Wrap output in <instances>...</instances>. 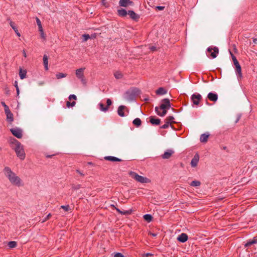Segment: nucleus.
<instances>
[{
  "label": "nucleus",
  "instance_id": "nucleus-1",
  "mask_svg": "<svg viewBox=\"0 0 257 257\" xmlns=\"http://www.w3.org/2000/svg\"><path fill=\"white\" fill-rule=\"evenodd\" d=\"M4 172L5 176L13 185L18 187L23 186L24 184L22 180L12 171L10 168L6 167L4 169Z\"/></svg>",
  "mask_w": 257,
  "mask_h": 257
},
{
  "label": "nucleus",
  "instance_id": "nucleus-2",
  "mask_svg": "<svg viewBox=\"0 0 257 257\" xmlns=\"http://www.w3.org/2000/svg\"><path fill=\"white\" fill-rule=\"evenodd\" d=\"M16 154L21 160H24L25 158V153L23 146L19 142H17L16 148L15 149Z\"/></svg>",
  "mask_w": 257,
  "mask_h": 257
},
{
  "label": "nucleus",
  "instance_id": "nucleus-3",
  "mask_svg": "<svg viewBox=\"0 0 257 257\" xmlns=\"http://www.w3.org/2000/svg\"><path fill=\"white\" fill-rule=\"evenodd\" d=\"M130 175L133 178L135 179L137 181L140 182L141 183H147L150 182V180L148 178L140 176L138 175L137 173L134 172H131Z\"/></svg>",
  "mask_w": 257,
  "mask_h": 257
},
{
  "label": "nucleus",
  "instance_id": "nucleus-4",
  "mask_svg": "<svg viewBox=\"0 0 257 257\" xmlns=\"http://www.w3.org/2000/svg\"><path fill=\"white\" fill-rule=\"evenodd\" d=\"M85 69V67L80 68L77 69L75 72L77 78L79 79L83 84H86V80L84 75V71Z\"/></svg>",
  "mask_w": 257,
  "mask_h": 257
},
{
  "label": "nucleus",
  "instance_id": "nucleus-5",
  "mask_svg": "<svg viewBox=\"0 0 257 257\" xmlns=\"http://www.w3.org/2000/svg\"><path fill=\"white\" fill-rule=\"evenodd\" d=\"M171 107V104L168 98H165L162 100V103L160 106L159 109H169Z\"/></svg>",
  "mask_w": 257,
  "mask_h": 257
},
{
  "label": "nucleus",
  "instance_id": "nucleus-6",
  "mask_svg": "<svg viewBox=\"0 0 257 257\" xmlns=\"http://www.w3.org/2000/svg\"><path fill=\"white\" fill-rule=\"evenodd\" d=\"M11 132L12 134L16 137L18 139H20L22 137V131L19 128H13L11 129Z\"/></svg>",
  "mask_w": 257,
  "mask_h": 257
},
{
  "label": "nucleus",
  "instance_id": "nucleus-7",
  "mask_svg": "<svg viewBox=\"0 0 257 257\" xmlns=\"http://www.w3.org/2000/svg\"><path fill=\"white\" fill-rule=\"evenodd\" d=\"M201 98V95L200 94H193L191 96V100L194 105H198Z\"/></svg>",
  "mask_w": 257,
  "mask_h": 257
},
{
  "label": "nucleus",
  "instance_id": "nucleus-8",
  "mask_svg": "<svg viewBox=\"0 0 257 257\" xmlns=\"http://www.w3.org/2000/svg\"><path fill=\"white\" fill-rule=\"evenodd\" d=\"M207 51L210 53V56L211 58L214 59L217 57L218 53V49L217 47H214L213 48L209 47L207 49Z\"/></svg>",
  "mask_w": 257,
  "mask_h": 257
},
{
  "label": "nucleus",
  "instance_id": "nucleus-9",
  "mask_svg": "<svg viewBox=\"0 0 257 257\" xmlns=\"http://www.w3.org/2000/svg\"><path fill=\"white\" fill-rule=\"evenodd\" d=\"M235 66L236 75L238 80H239L242 77L241 66L239 64Z\"/></svg>",
  "mask_w": 257,
  "mask_h": 257
},
{
  "label": "nucleus",
  "instance_id": "nucleus-10",
  "mask_svg": "<svg viewBox=\"0 0 257 257\" xmlns=\"http://www.w3.org/2000/svg\"><path fill=\"white\" fill-rule=\"evenodd\" d=\"M199 156L198 154H195L191 161V165L192 167H195L198 163Z\"/></svg>",
  "mask_w": 257,
  "mask_h": 257
},
{
  "label": "nucleus",
  "instance_id": "nucleus-11",
  "mask_svg": "<svg viewBox=\"0 0 257 257\" xmlns=\"http://www.w3.org/2000/svg\"><path fill=\"white\" fill-rule=\"evenodd\" d=\"M177 239L182 243H184L186 242L188 239V236L186 233H182L181 234H180Z\"/></svg>",
  "mask_w": 257,
  "mask_h": 257
},
{
  "label": "nucleus",
  "instance_id": "nucleus-12",
  "mask_svg": "<svg viewBox=\"0 0 257 257\" xmlns=\"http://www.w3.org/2000/svg\"><path fill=\"white\" fill-rule=\"evenodd\" d=\"M128 15L133 20L137 21L140 18V16L133 11H128Z\"/></svg>",
  "mask_w": 257,
  "mask_h": 257
},
{
  "label": "nucleus",
  "instance_id": "nucleus-13",
  "mask_svg": "<svg viewBox=\"0 0 257 257\" xmlns=\"http://www.w3.org/2000/svg\"><path fill=\"white\" fill-rule=\"evenodd\" d=\"M207 98L210 100L215 102L218 99V95L216 93L209 92L207 95Z\"/></svg>",
  "mask_w": 257,
  "mask_h": 257
},
{
  "label": "nucleus",
  "instance_id": "nucleus-14",
  "mask_svg": "<svg viewBox=\"0 0 257 257\" xmlns=\"http://www.w3.org/2000/svg\"><path fill=\"white\" fill-rule=\"evenodd\" d=\"M133 2L130 0H120L119 2V5L121 7H126L128 5H132Z\"/></svg>",
  "mask_w": 257,
  "mask_h": 257
},
{
  "label": "nucleus",
  "instance_id": "nucleus-15",
  "mask_svg": "<svg viewBox=\"0 0 257 257\" xmlns=\"http://www.w3.org/2000/svg\"><path fill=\"white\" fill-rule=\"evenodd\" d=\"M174 151L172 150H168L162 155V157L164 159H169L173 154Z\"/></svg>",
  "mask_w": 257,
  "mask_h": 257
},
{
  "label": "nucleus",
  "instance_id": "nucleus-16",
  "mask_svg": "<svg viewBox=\"0 0 257 257\" xmlns=\"http://www.w3.org/2000/svg\"><path fill=\"white\" fill-rule=\"evenodd\" d=\"M104 159L111 162H120L122 161L120 159L113 156H106L104 157Z\"/></svg>",
  "mask_w": 257,
  "mask_h": 257
},
{
  "label": "nucleus",
  "instance_id": "nucleus-17",
  "mask_svg": "<svg viewBox=\"0 0 257 257\" xmlns=\"http://www.w3.org/2000/svg\"><path fill=\"white\" fill-rule=\"evenodd\" d=\"M125 108V106L124 105H120L118 107L117 109L118 114L121 117L124 116V110Z\"/></svg>",
  "mask_w": 257,
  "mask_h": 257
},
{
  "label": "nucleus",
  "instance_id": "nucleus-18",
  "mask_svg": "<svg viewBox=\"0 0 257 257\" xmlns=\"http://www.w3.org/2000/svg\"><path fill=\"white\" fill-rule=\"evenodd\" d=\"M5 113L7 115V120L9 122H12L14 120L13 114L11 112L10 110H8V111L5 112Z\"/></svg>",
  "mask_w": 257,
  "mask_h": 257
},
{
  "label": "nucleus",
  "instance_id": "nucleus-19",
  "mask_svg": "<svg viewBox=\"0 0 257 257\" xmlns=\"http://www.w3.org/2000/svg\"><path fill=\"white\" fill-rule=\"evenodd\" d=\"M159 107L158 106H156L155 107V111L156 112V113H157L158 115H160V116H164L166 115V113H167V110L166 109H162L163 111L162 112H160L159 111Z\"/></svg>",
  "mask_w": 257,
  "mask_h": 257
},
{
  "label": "nucleus",
  "instance_id": "nucleus-20",
  "mask_svg": "<svg viewBox=\"0 0 257 257\" xmlns=\"http://www.w3.org/2000/svg\"><path fill=\"white\" fill-rule=\"evenodd\" d=\"M10 25L11 26V27L12 28V29L14 30V31L15 32L16 35L18 36V37H20L21 36V34L19 32L18 30V29L16 27V26H15V23L14 22H13L12 21H11L10 23Z\"/></svg>",
  "mask_w": 257,
  "mask_h": 257
},
{
  "label": "nucleus",
  "instance_id": "nucleus-21",
  "mask_svg": "<svg viewBox=\"0 0 257 257\" xmlns=\"http://www.w3.org/2000/svg\"><path fill=\"white\" fill-rule=\"evenodd\" d=\"M118 14L119 16L121 17H125L126 15L128 14V12H127L125 9H120L117 10Z\"/></svg>",
  "mask_w": 257,
  "mask_h": 257
},
{
  "label": "nucleus",
  "instance_id": "nucleus-22",
  "mask_svg": "<svg viewBox=\"0 0 257 257\" xmlns=\"http://www.w3.org/2000/svg\"><path fill=\"white\" fill-rule=\"evenodd\" d=\"M150 118V121L152 124L158 125L160 123V119L159 118H155L152 116Z\"/></svg>",
  "mask_w": 257,
  "mask_h": 257
},
{
  "label": "nucleus",
  "instance_id": "nucleus-23",
  "mask_svg": "<svg viewBox=\"0 0 257 257\" xmlns=\"http://www.w3.org/2000/svg\"><path fill=\"white\" fill-rule=\"evenodd\" d=\"M156 93L157 95H163L167 93V91L164 88L160 87L156 90Z\"/></svg>",
  "mask_w": 257,
  "mask_h": 257
},
{
  "label": "nucleus",
  "instance_id": "nucleus-24",
  "mask_svg": "<svg viewBox=\"0 0 257 257\" xmlns=\"http://www.w3.org/2000/svg\"><path fill=\"white\" fill-rule=\"evenodd\" d=\"M43 62L44 67L46 70H48V58L46 55H44L43 56Z\"/></svg>",
  "mask_w": 257,
  "mask_h": 257
},
{
  "label": "nucleus",
  "instance_id": "nucleus-25",
  "mask_svg": "<svg viewBox=\"0 0 257 257\" xmlns=\"http://www.w3.org/2000/svg\"><path fill=\"white\" fill-rule=\"evenodd\" d=\"M209 134H202L200 138V141L201 142L204 143L207 141V139L209 137Z\"/></svg>",
  "mask_w": 257,
  "mask_h": 257
},
{
  "label": "nucleus",
  "instance_id": "nucleus-26",
  "mask_svg": "<svg viewBox=\"0 0 257 257\" xmlns=\"http://www.w3.org/2000/svg\"><path fill=\"white\" fill-rule=\"evenodd\" d=\"M26 74H27V72L26 70H22V69H20V72H19V75H20V78L21 79H23L26 78Z\"/></svg>",
  "mask_w": 257,
  "mask_h": 257
},
{
  "label": "nucleus",
  "instance_id": "nucleus-27",
  "mask_svg": "<svg viewBox=\"0 0 257 257\" xmlns=\"http://www.w3.org/2000/svg\"><path fill=\"white\" fill-rule=\"evenodd\" d=\"M133 123L135 125L138 127L141 124V120L139 118H136L133 120Z\"/></svg>",
  "mask_w": 257,
  "mask_h": 257
},
{
  "label": "nucleus",
  "instance_id": "nucleus-28",
  "mask_svg": "<svg viewBox=\"0 0 257 257\" xmlns=\"http://www.w3.org/2000/svg\"><path fill=\"white\" fill-rule=\"evenodd\" d=\"M201 183L199 181L194 180L190 184V186L193 187H198L200 185Z\"/></svg>",
  "mask_w": 257,
  "mask_h": 257
},
{
  "label": "nucleus",
  "instance_id": "nucleus-29",
  "mask_svg": "<svg viewBox=\"0 0 257 257\" xmlns=\"http://www.w3.org/2000/svg\"><path fill=\"white\" fill-rule=\"evenodd\" d=\"M144 218L147 222H150L152 220V216L150 214H147L144 215Z\"/></svg>",
  "mask_w": 257,
  "mask_h": 257
},
{
  "label": "nucleus",
  "instance_id": "nucleus-30",
  "mask_svg": "<svg viewBox=\"0 0 257 257\" xmlns=\"http://www.w3.org/2000/svg\"><path fill=\"white\" fill-rule=\"evenodd\" d=\"M256 243H257V239H254L252 240H249V241H247L245 244V246H246V247L249 246L251 245H252L253 244Z\"/></svg>",
  "mask_w": 257,
  "mask_h": 257
},
{
  "label": "nucleus",
  "instance_id": "nucleus-31",
  "mask_svg": "<svg viewBox=\"0 0 257 257\" xmlns=\"http://www.w3.org/2000/svg\"><path fill=\"white\" fill-rule=\"evenodd\" d=\"M99 109L101 111H104V112H106V111H107L108 107L107 106L105 107L103 103H99Z\"/></svg>",
  "mask_w": 257,
  "mask_h": 257
},
{
  "label": "nucleus",
  "instance_id": "nucleus-32",
  "mask_svg": "<svg viewBox=\"0 0 257 257\" xmlns=\"http://www.w3.org/2000/svg\"><path fill=\"white\" fill-rule=\"evenodd\" d=\"M66 76H67L66 74H64L63 73H59L56 74V78L58 79L64 78V77H66Z\"/></svg>",
  "mask_w": 257,
  "mask_h": 257
},
{
  "label": "nucleus",
  "instance_id": "nucleus-33",
  "mask_svg": "<svg viewBox=\"0 0 257 257\" xmlns=\"http://www.w3.org/2000/svg\"><path fill=\"white\" fill-rule=\"evenodd\" d=\"M17 245V242L16 241H11L9 242L8 246L10 248H12L15 247Z\"/></svg>",
  "mask_w": 257,
  "mask_h": 257
},
{
  "label": "nucleus",
  "instance_id": "nucleus-34",
  "mask_svg": "<svg viewBox=\"0 0 257 257\" xmlns=\"http://www.w3.org/2000/svg\"><path fill=\"white\" fill-rule=\"evenodd\" d=\"M114 77L116 79H120L122 77V74L119 72H116L114 74Z\"/></svg>",
  "mask_w": 257,
  "mask_h": 257
},
{
  "label": "nucleus",
  "instance_id": "nucleus-35",
  "mask_svg": "<svg viewBox=\"0 0 257 257\" xmlns=\"http://www.w3.org/2000/svg\"><path fill=\"white\" fill-rule=\"evenodd\" d=\"M82 37L83 38V41L86 42L89 39H90V36L89 34H83L82 35Z\"/></svg>",
  "mask_w": 257,
  "mask_h": 257
},
{
  "label": "nucleus",
  "instance_id": "nucleus-36",
  "mask_svg": "<svg viewBox=\"0 0 257 257\" xmlns=\"http://www.w3.org/2000/svg\"><path fill=\"white\" fill-rule=\"evenodd\" d=\"M75 104L76 103L75 101H73L72 102L70 101H67L66 105L68 107H70L74 106L75 105Z\"/></svg>",
  "mask_w": 257,
  "mask_h": 257
},
{
  "label": "nucleus",
  "instance_id": "nucleus-37",
  "mask_svg": "<svg viewBox=\"0 0 257 257\" xmlns=\"http://www.w3.org/2000/svg\"><path fill=\"white\" fill-rule=\"evenodd\" d=\"M167 122H169V123H170L172 122H173V120L174 119V118L173 116H169L167 117Z\"/></svg>",
  "mask_w": 257,
  "mask_h": 257
},
{
  "label": "nucleus",
  "instance_id": "nucleus-38",
  "mask_svg": "<svg viewBox=\"0 0 257 257\" xmlns=\"http://www.w3.org/2000/svg\"><path fill=\"white\" fill-rule=\"evenodd\" d=\"M2 105L5 108V111L6 112V111H8V110H10V109L9 108V107L8 106V105H7L5 103V102H1Z\"/></svg>",
  "mask_w": 257,
  "mask_h": 257
},
{
  "label": "nucleus",
  "instance_id": "nucleus-39",
  "mask_svg": "<svg viewBox=\"0 0 257 257\" xmlns=\"http://www.w3.org/2000/svg\"><path fill=\"white\" fill-rule=\"evenodd\" d=\"M232 60L233 61L234 65L235 66H236L237 65H239V64L238 62L237 61L235 57L234 56H232Z\"/></svg>",
  "mask_w": 257,
  "mask_h": 257
},
{
  "label": "nucleus",
  "instance_id": "nucleus-40",
  "mask_svg": "<svg viewBox=\"0 0 257 257\" xmlns=\"http://www.w3.org/2000/svg\"><path fill=\"white\" fill-rule=\"evenodd\" d=\"M232 60L233 61L234 65L235 66H236L237 65H239V64L238 62L237 61L235 57L234 56H232Z\"/></svg>",
  "mask_w": 257,
  "mask_h": 257
},
{
  "label": "nucleus",
  "instance_id": "nucleus-41",
  "mask_svg": "<svg viewBox=\"0 0 257 257\" xmlns=\"http://www.w3.org/2000/svg\"><path fill=\"white\" fill-rule=\"evenodd\" d=\"M170 125L169 122H166L164 124L161 126V128L163 129L167 128L169 127Z\"/></svg>",
  "mask_w": 257,
  "mask_h": 257
},
{
  "label": "nucleus",
  "instance_id": "nucleus-42",
  "mask_svg": "<svg viewBox=\"0 0 257 257\" xmlns=\"http://www.w3.org/2000/svg\"><path fill=\"white\" fill-rule=\"evenodd\" d=\"M61 208L63 209L65 211H67L69 210V205H62Z\"/></svg>",
  "mask_w": 257,
  "mask_h": 257
},
{
  "label": "nucleus",
  "instance_id": "nucleus-43",
  "mask_svg": "<svg viewBox=\"0 0 257 257\" xmlns=\"http://www.w3.org/2000/svg\"><path fill=\"white\" fill-rule=\"evenodd\" d=\"M153 254L151 253H146L142 254L143 257H149L152 256Z\"/></svg>",
  "mask_w": 257,
  "mask_h": 257
},
{
  "label": "nucleus",
  "instance_id": "nucleus-44",
  "mask_svg": "<svg viewBox=\"0 0 257 257\" xmlns=\"http://www.w3.org/2000/svg\"><path fill=\"white\" fill-rule=\"evenodd\" d=\"M113 257H124L123 255L119 252L115 253Z\"/></svg>",
  "mask_w": 257,
  "mask_h": 257
},
{
  "label": "nucleus",
  "instance_id": "nucleus-45",
  "mask_svg": "<svg viewBox=\"0 0 257 257\" xmlns=\"http://www.w3.org/2000/svg\"><path fill=\"white\" fill-rule=\"evenodd\" d=\"M69 99L70 100L73 99H76V96L74 94H71L69 96Z\"/></svg>",
  "mask_w": 257,
  "mask_h": 257
},
{
  "label": "nucleus",
  "instance_id": "nucleus-46",
  "mask_svg": "<svg viewBox=\"0 0 257 257\" xmlns=\"http://www.w3.org/2000/svg\"><path fill=\"white\" fill-rule=\"evenodd\" d=\"M36 22L38 26H41L42 25L41 22L38 18H36Z\"/></svg>",
  "mask_w": 257,
  "mask_h": 257
},
{
  "label": "nucleus",
  "instance_id": "nucleus-47",
  "mask_svg": "<svg viewBox=\"0 0 257 257\" xmlns=\"http://www.w3.org/2000/svg\"><path fill=\"white\" fill-rule=\"evenodd\" d=\"M106 103H107V106L108 107L112 104V101L110 99L108 98L106 100Z\"/></svg>",
  "mask_w": 257,
  "mask_h": 257
},
{
  "label": "nucleus",
  "instance_id": "nucleus-48",
  "mask_svg": "<svg viewBox=\"0 0 257 257\" xmlns=\"http://www.w3.org/2000/svg\"><path fill=\"white\" fill-rule=\"evenodd\" d=\"M51 216V213L48 214L47 216L45 217V218L42 221V222H45L47 220L49 219L50 216Z\"/></svg>",
  "mask_w": 257,
  "mask_h": 257
},
{
  "label": "nucleus",
  "instance_id": "nucleus-49",
  "mask_svg": "<svg viewBox=\"0 0 257 257\" xmlns=\"http://www.w3.org/2000/svg\"><path fill=\"white\" fill-rule=\"evenodd\" d=\"M165 7L163 6H157L156 9L159 11H162L164 9Z\"/></svg>",
  "mask_w": 257,
  "mask_h": 257
},
{
  "label": "nucleus",
  "instance_id": "nucleus-50",
  "mask_svg": "<svg viewBox=\"0 0 257 257\" xmlns=\"http://www.w3.org/2000/svg\"><path fill=\"white\" fill-rule=\"evenodd\" d=\"M41 37L43 39H46V36H45V35L44 34V31L42 32H41Z\"/></svg>",
  "mask_w": 257,
  "mask_h": 257
},
{
  "label": "nucleus",
  "instance_id": "nucleus-51",
  "mask_svg": "<svg viewBox=\"0 0 257 257\" xmlns=\"http://www.w3.org/2000/svg\"><path fill=\"white\" fill-rule=\"evenodd\" d=\"M116 211L119 212V213L121 214H124L125 213L124 212H122V211H121L118 208H116Z\"/></svg>",
  "mask_w": 257,
  "mask_h": 257
},
{
  "label": "nucleus",
  "instance_id": "nucleus-52",
  "mask_svg": "<svg viewBox=\"0 0 257 257\" xmlns=\"http://www.w3.org/2000/svg\"><path fill=\"white\" fill-rule=\"evenodd\" d=\"M38 27H39V31L40 32V33L43 32V29L42 25H41V26H38Z\"/></svg>",
  "mask_w": 257,
  "mask_h": 257
},
{
  "label": "nucleus",
  "instance_id": "nucleus-53",
  "mask_svg": "<svg viewBox=\"0 0 257 257\" xmlns=\"http://www.w3.org/2000/svg\"><path fill=\"white\" fill-rule=\"evenodd\" d=\"M95 37H96L95 34H93L91 35V36H90V39H94V38H95Z\"/></svg>",
  "mask_w": 257,
  "mask_h": 257
},
{
  "label": "nucleus",
  "instance_id": "nucleus-54",
  "mask_svg": "<svg viewBox=\"0 0 257 257\" xmlns=\"http://www.w3.org/2000/svg\"><path fill=\"white\" fill-rule=\"evenodd\" d=\"M149 234L153 236V237H156L157 235V234L155 233L150 232Z\"/></svg>",
  "mask_w": 257,
  "mask_h": 257
},
{
  "label": "nucleus",
  "instance_id": "nucleus-55",
  "mask_svg": "<svg viewBox=\"0 0 257 257\" xmlns=\"http://www.w3.org/2000/svg\"><path fill=\"white\" fill-rule=\"evenodd\" d=\"M16 88H17V87H18V82L17 81H15V84H14Z\"/></svg>",
  "mask_w": 257,
  "mask_h": 257
},
{
  "label": "nucleus",
  "instance_id": "nucleus-56",
  "mask_svg": "<svg viewBox=\"0 0 257 257\" xmlns=\"http://www.w3.org/2000/svg\"><path fill=\"white\" fill-rule=\"evenodd\" d=\"M23 53L24 56L25 57H27V54H26V51L25 50H23Z\"/></svg>",
  "mask_w": 257,
  "mask_h": 257
},
{
  "label": "nucleus",
  "instance_id": "nucleus-57",
  "mask_svg": "<svg viewBox=\"0 0 257 257\" xmlns=\"http://www.w3.org/2000/svg\"><path fill=\"white\" fill-rule=\"evenodd\" d=\"M150 49H151V50H152V51H154V50H156V47H154V46H152V47H151V48H150Z\"/></svg>",
  "mask_w": 257,
  "mask_h": 257
},
{
  "label": "nucleus",
  "instance_id": "nucleus-58",
  "mask_svg": "<svg viewBox=\"0 0 257 257\" xmlns=\"http://www.w3.org/2000/svg\"><path fill=\"white\" fill-rule=\"evenodd\" d=\"M149 100H150V99H149V98L148 97H146V98H145L144 99V101H145L146 102L148 101Z\"/></svg>",
  "mask_w": 257,
  "mask_h": 257
},
{
  "label": "nucleus",
  "instance_id": "nucleus-59",
  "mask_svg": "<svg viewBox=\"0 0 257 257\" xmlns=\"http://www.w3.org/2000/svg\"><path fill=\"white\" fill-rule=\"evenodd\" d=\"M77 172H78L80 175H81V176H83V175H84V174H83L82 173H81L79 170H77Z\"/></svg>",
  "mask_w": 257,
  "mask_h": 257
},
{
  "label": "nucleus",
  "instance_id": "nucleus-60",
  "mask_svg": "<svg viewBox=\"0 0 257 257\" xmlns=\"http://www.w3.org/2000/svg\"><path fill=\"white\" fill-rule=\"evenodd\" d=\"M16 90H17V93L18 95H19V93H20V90H19V87H17V88H16Z\"/></svg>",
  "mask_w": 257,
  "mask_h": 257
},
{
  "label": "nucleus",
  "instance_id": "nucleus-61",
  "mask_svg": "<svg viewBox=\"0 0 257 257\" xmlns=\"http://www.w3.org/2000/svg\"><path fill=\"white\" fill-rule=\"evenodd\" d=\"M253 42L254 43H257V38L253 39Z\"/></svg>",
  "mask_w": 257,
  "mask_h": 257
},
{
  "label": "nucleus",
  "instance_id": "nucleus-62",
  "mask_svg": "<svg viewBox=\"0 0 257 257\" xmlns=\"http://www.w3.org/2000/svg\"><path fill=\"white\" fill-rule=\"evenodd\" d=\"M240 117V115L238 116V118H237V120H236V122H237L239 120Z\"/></svg>",
  "mask_w": 257,
  "mask_h": 257
},
{
  "label": "nucleus",
  "instance_id": "nucleus-63",
  "mask_svg": "<svg viewBox=\"0 0 257 257\" xmlns=\"http://www.w3.org/2000/svg\"><path fill=\"white\" fill-rule=\"evenodd\" d=\"M43 84H44V82H39V84L40 85H43Z\"/></svg>",
  "mask_w": 257,
  "mask_h": 257
},
{
  "label": "nucleus",
  "instance_id": "nucleus-64",
  "mask_svg": "<svg viewBox=\"0 0 257 257\" xmlns=\"http://www.w3.org/2000/svg\"><path fill=\"white\" fill-rule=\"evenodd\" d=\"M79 188L78 186H77V187L76 188V189H78Z\"/></svg>",
  "mask_w": 257,
  "mask_h": 257
}]
</instances>
